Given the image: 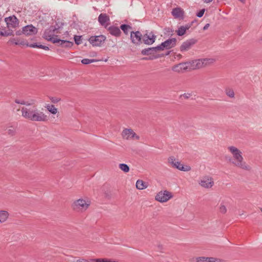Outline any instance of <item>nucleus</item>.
Here are the masks:
<instances>
[{
  "instance_id": "51",
  "label": "nucleus",
  "mask_w": 262,
  "mask_h": 262,
  "mask_svg": "<svg viewBox=\"0 0 262 262\" xmlns=\"http://www.w3.org/2000/svg\"><path fill=\"white\" fill-rule=\"evenodd\" d=\"M191 95L189 93H184L180 96V98L182 97H184L185 99H188L190 97Z\"/></svg>"
},
{
  "instance_id": "7",
  "label": "nucleus",
  "mask_w": 262,
  "mask_h": 262,
  "mask_svg": "<svg viewBox=\"0 0 262 262\" xmlns=\"http://www.w3.org/2000/svg\"><path fill=\"white\" fill-rule=\"evenodd\" d=\"M172 197L171 192L164 190L161 191L155 196L156 200L160 202H166Z\"/></svg>"
},
{
  "instance_id": "12",
  "label": "nucleus",
  "mask_w": 262,
  "mask_h": 262,
  "mask_svg": "<svg viewBox=\"0 0 262 262\" xmlns=\"http://www.w3.org/2000/svg\"><path fill=\"white\" fill-rule=\"evenodd\" d=\"M177 39L175 38H169L161 43L162 49L168 50L176 46Z\"/></svg>"
},
{
  "instance_id": "53",
  "label": "nucleus",
  "mask_w": 262,
  "mask_h": 262,
  "mask_svg": "<svg viewBox=\"0 0 262 262\" xmlns=\"http://www.w3.org/2000/svg\"><path fill=\"white\" fill-rule=\"evenodd\" d=\"M209 26H210L209 24H206V25L204 26V27H203V30H207V29L209 28Z\"/></svg>"
},
{
  "instance_id": "49",
  "label": "nucleus",
  "mask_w": 262,
  "mask_h": 262,
  "mask_svg": "<svg viewBox=\"0 0 262 262\" xmlns=\"http://www.w3.org/2000/svg\"><path fill=\"white\" fill-rule=\"evenodd\" d=\"M15 102L17 104H23V105H25V104H26V101H25L24 100L20 101L18 99H15Z\"/></svg>"
},
{
  "instance_id": "25",
  "label": "nucleus",
  "mask_w": 262,
  "mask_h": 262,
  "mask_svg": "<svg viewBox=\"0 0 262 262\" xmlns=\"http://www.w3.org/2000/svg\"><path fill=\"white\" fill-rule=\"evenodd\" d=\"M120 28L123 31L125 35H128L129 29H132V28L128 25L122 24L120 26Z\"/></svg>"
},
{
  "instance_id": "35",
  "label": "nucleus",
  "mask_w": 262,
  "mask_h": 262,
  "mask_svg": "<svg viewBox=\"0 0 262 262\" xmlns=\"http://www.w3.org/2000/svg\"><path fill=\"white\" fill-rule=\"evenodd\" d=\"M152 49H153L155 54H156L159 51H163L161 44L158 45L156 47H152Z\"/></svg>"
},
{
  "instance_id": "23",
  "label": "nucleus",
  "mask_w": 262,
  "mask_h": 262,
  "mask_svg": "<svg viewBox=\"0 0 262 262\" xmlns=\"http://www.w3.org/2000/svg\"><path fill=\"white\" fill-rule=\"evenodd\" d=\"M136 188L139 190H143L147 187L148 185L146 183L144 182L141 180H138L136 182Z\"/></svg>"
},
{
  "instance_id": "11",
  "label": "nucleus",
  "mask_w": 262,
  "mask_h": 262,
  "mask_svg": "<svg viewBox=\"0 0 262 262\" xmlns=\"http://www.w3.org/2000/svg\"><path fill=\"white\" fill-rule=\"evenodd\" d=\"M213 59L211 58H203L194 60L195 69H200L206 66L208 63L213 62Z\"/></svg>"
},
{
  "instance_id": "33",
  "label": "nucleus",
  "mask_w": 262,
  "mask_h": 262,
  "mask_svg": "<svg viewBox=\"0 0 262 262\" xmlns=\"http://www.w3.org/2000/svg\"><path fill=\"white\" fill-rule=\"evenodd\" d=\"M81 37H82V36H78V35L74 36V39L75 40V42L77 45H79L82 43Z\"/></svg>"
},
{
  "instance_id": "42",
  "label": "nucleus",
  "mask_w": 262,
  "mask_h": 262,
  "mask_svg": "<svg viewBox=\"0 0 262 262\" xmlns=\"http://www.w3.org/2000/svg\"><path fill=\"white\" fill-rule=\"evenodd\" d=\"M196 262H207L206 257H199L196 258Z\"/></svg>"
},
{
  "instance_id": "34",
  "label": "nucleus",
  "mask_w": 262,
  "mask_h": 262,
  "mask_svg": "<svg viewBox=\"0 0 262 262\" xmlns=\"http://www.w3.org/2000/svg\"><path fill=\"white\" fill-rule=\"evenodd\" d=\"M207 262H221V260L214 257H206Z\"/></svg>"
},
{
  "instance_id": "4",
  "label": "nucleus",
  "mask_w": 262,
  "mask_h": 262,
  "mask_svg": "<svg viewBox=\"0 0 262 262\" xmlns=\"http://www.w3.org/2000/svg\"><path fill=\"white\" fill-rule=\"evenodd\" d=\"M90 206V204L84 200L80 199L75 201L72 204L73 209L76 211L85 210Z\"/></svg>"
},
{
  "instance_id": "1",
  "label": "nucleus",
  "mask_w": 262,
  "mask_h": 262,
  "mask_svg": "<svg viewBox=\"0 0 262 262\" xmlns=\"http://www.w3.org/2000/svg\"><path fill=\"white\" fill-rule=\"evenodd\" d=\"M21 111L22 116L29 120L37 122H46L48 120V116L39 111L35 105L31 108L23 107Z\"/></svg>"
},
{
  "instance_id": "24",
  "label": "nucleus",
  "mask_w": 262,
  "mask_h": 262,
  "mask_svg": "<svg viewBox=\"0 0 262 262\" xmlns=\"http://www.w3.org/2000/svg\"><path fill=\"white\" fill-rule=\"evenodd\" d=\"M9 213L6 211H0V223L5 222L8 219Z\"/></svg>"
},
{
  "instance_id": "14",
  "label": "nucleus",
  "mask_w": 262,
  "mask_h": 262,
  "mask_svg": "<svg viewBox=\"0 0 262 262\" xmlns=\"http://www.w3.org/2000/svg\"><path fill=\"white\" fill-rule=\"evenodd\" d=\"M24 34L26 36L36 35L38 32V29L32 25H28L23 27Z\"/></svg>"
},
{
  "instance_id": "54",
  "label": "nucleus",
  "mask_w": 262,
  "mask_h": 262,
  "mask_svg": "<svg viewBox=\"0 0 262 262\" xmlns=\"http://www.w3.org/2000/svg\"><path fill=\"white\" fill-rule=\"evenodd\" d=\"M213 0H205V2L206 3H209L211 2H212Z\"/></svg>"
},
{
  "instance_id": "55",
  "label": "nucleus",
  "mask_w": 262,
  "mask_h": 262,
  "mask_svg": "<svg viewBox=\"0 0 262 262\" xmlns=\"http://www.w3.org/2000/svg\"><path fill=\"white\" fill-rule=\"evenodd\" d=\"M167 32H172V29H170L169 28H167Z\"/></svg>"
},
{
  "instance_id": "27",
  "label": "nucleus",
  "mask_w": 262,
  "mask_h": 262,
  "mask_svg": "<svg viewBox=\"0 0 262 262\" xmlns=\"http://www.w3.org/2000/svg\"><path fill=\"white\" fill-rule=\"evenodd\" d=\"M47 110L53 115L56 114L57 113V109L55 107L54 105L48 104L46 106Z\"/></svg>"
},
{
  "instance_id": "40",
  "label": "nucleus",
  "mask_w": 262,
  "mask_h": 262,
  "mask_svg": "<svg viewBox=\"0 0 262 262\" xmlns=\"http://www.w3.org/2000/svg\"><path fill=\"white\" fill-rule=\"evenodd\" d=\"M205 9H202L200 10L199 12H198L196 14V16L198 17H201L203 16L204 12H205Z\"/></svg>"
},
{
  "instance_id": "28",
  "label": "nucleus",
  "mask_w": 262,
  "mask_h": 262,
  "mask_svg": "<svg viewBox=\"0 0 262 262\" xmlns=\"http://www.w3.org/2000/svg\"><path fill=\"white\" fill-rule=\"evenodd\" d=\"M119 167L124 172H128L129 171V167L126 164L121 163Z\"/></svg>"
},
{
  "instance_id": "37",
  "label": "nucleus",
  "mask_w": 262,
  "mask_h": 262,
  "mask_svg": "<svg viewBox=\"0 0 262 262\" xmlns=\"http://www.w3.org/2000/svg\"><path fill=\"white\" fill-rule=\"evenodd\" d=\"M219 211L221 213L225 214L227 212V209L225 205L221 204Z\"/></svg>"
},
{
  "instance_id": "36",
  "label": "nucleus",
  "mask_w": 262,
  "mask_h": 262,
  "mask_svg": "<svg viewBox=\"0 0 262 262\" xmlns=\"http://www.w3.org/2000/svg\"><path fill=\"white\" fill-rule=\"evenodd\" d=\"M9 32H8V31L3 32L2 36H9L14 35L13 30H10L9 29Z\"/></svg>"
},
{
  "instance_id": "16",
  "label": "nucleus",
  "mask_w": 262,
  "mask_h": 262,
  "mask_svg": "<svg viewBox=\"0 0 262 262\" xmlns=\"http://www.w3.org/2000/svg\"><path fill=\"white\" fill-rule=\"evenodd\" d=\"M172 16L180 20H183L184 18V11L180 7H176L172 9L171 11Z\"/></svg>"
},
{
  "instance_id": "59",
  "label": "nucleus",
  "mask_w": 262,
  "mask_h": 262,
  "mask_svg": "<svg viewBox=\"0 0 262 262\" xmlns=\"http://www.w3.org/2000/svg\"><path fill=\"white\" fill-rule=\"evenodd\" d=\"M170 53V51H168L167 53L165 54V55H168Z\"/></svg>"
},
{
  "instance_id": "61",
  "label": "nucleus",
  "mask_w": 262,
  "mask_h": 262,
  "mask_svg": "<svg viewBox=\"0 0 262 262\" xmlns=\"http://www.w3.org/2000/svg\"><path fill=\"white\" fill-rule=\"evenodd\" d=\"M2 19V15L0 14V20Z\"/></svg>"
},
{
  "instance_id": "57",
  "label": "nucleus",
  "mask_w": 262,
  "mask_h": 262,
  "mask_svg": "<svg viewBox=\"0 0 262 262\" xmlns=\"http://www.w3.org/2000/svg\"><path fill=\"white\" fill-rule=\"evenodd\" d=\"M239 2H241L242 3H245L246 0H238Z\"/></svg>"
},
{
  "instance_id": "9",
  "label": "nucleus",
  "mask_w": 262,
  "mask_h": 262,
  "mask_svg": "<svg viewBox=\"0 0 262 262\" xmlns=\"http://www.w3.org/2000/svg\"><path fill=\"white\" fill-rule=\"evenodd\" d=\"M8 28H15L18 26L19 20L15 15L10 16L5 18Z\"/></svg>"
},
{
  "instance_id": "3",
  "label": "nucleus",
  "mask_w": 262,
  "mask_h": 262,
  "mask_svg": "<svg viewBox=\"0 0 262 262\" xmlns=\"http://www.w3.org/2000/svg\"><path fill=\"white\" fill-rule=\"evenodd\" d=\"M141 54L142 55L148 56V57H145L142 58V59L145 60H152L154 59H156L160 57H162L164 56L163 54H157L155 55L152 47L147 48L141 50Z\"/></svg>"
},
{
  "instance_id": "31",
  "label": "nucleus",
  "mask_w": 262,
  "mask_h": 262,
  "mask_svg": "<svg viewBox=\"0 0 262 262\" xmlns=\"http://www.w3.org/2000/svg\"><path fill=\"white\" fill-rule=\"evenodd\" d=\"M7 133L11 136H13L15 135L16 129L13 127L11 126L10 127L8 128L7 130Z\"/></svg>"
},
{
  "instance_id": "46",
  "label": "nucleus",
  "mask_w": 262,
  "mask_h": 262,
  "mask_svg": "<svg viewBox=\"0 0 262 262\" xmlns=\"http://www.w3.org/2000/svg\"><path fill=\"white\" fill-rule=\"evenodd\" d=\"M50 100L52 102H53L54 103H57L58 102H59L60 99L57 97H51L50 98Z\"/></svg>"
},
{
  "instance_id": "8",
  "label": "nucleus",
  "mask_w": 262,
  "mask_h": 262,
  "mask_svg": "<svg viewBox=\"0 0 262 262\" xmlns=\"http://www.w3.org/2000/svg\"><path fill=\"white\" fill-rule=\"evenodd\" d=\"M130 37L132 42L136 45H140L142 43L143 35L139 31H132Z\"/></svg>"
},
{
  "instance_id": "47",
  "label": "nucleus",
  "mask_w": 262,
  "mask_h": 262,
  "mask_svg": "<svg viewBox=\"0 0 262 262\" xmlns=\"http://www.w3.org/2000/svg\"><path fill=\"white\" fill-rule=\"evenodd\" d=\"M227 95L231 98H232L234 96V93L232 90H229L226 92Z\"/></svg>"
},
{
  "instance_id": "62",
  "label": "nucleus",
  "mask_w": 262,
  "mask_h": 262,
  "mask_svg": "<svg viewBox=\"0 0 262 262\" xmlns=\"http://www.w3.org/2000/svg\"><path fill=\"white\" fill-rule=\"evenodd\" d=\"M260 210H261V212H262V208H261V209H260Z\"/></svg>"
},
{
  "instance_id": "30",
  "label": "nucleus",
  "mask_w": 262,
  "mask_h": 262,
  "mask_svg": "<svg viewBox=\"0 0 262 262\" xmlns=\"http://www.w3.org/2000/svg\"><path fill=\"white\" fill-rule=\"evenodd\" d=\"M92 260L95 261L96 262H117L115 260H112L111 259H106V258L93 259H92Z\"/></svg>"
},
{
  "instance_id": "52",
  "label": "nucleus",
  "mask_w": 262,
  "mask_h": 262,
  "mask_svg": "<svg viewBox=\"0 0 262 262\" xmlns=\"http://www.w3.org/2000/svg\"><path fill=\"white\" fill-rule=\"evenodd\" d=\"M38 48L42 49L45 50H49V48L48 46L42 45H39Z\"/></svg>"
},
{
  "instance_id": "50",
  "label": "nucleus",
  "mask_w": 262,
  "mask_h": 262,
  "mask_svg": "<svg viewBox=\"0 0 262 262\" xmlns=\"http://www.w3.org/2000/svg\"><path fill=\"white\" fill-rule=\"evenodd\" d=\"M15 34L18 36L20 35L21 34H24V31L23 30V28H22L21 30H19L16 31L15 32Z\"/></svg>"
},
{
  "instance_id": "58",
  "label": "nucleus",
  "mask_w": 262,
  "mask_h": 262,
  "mask_svg": "<svg viewBox=\"0 0 262 262\" xmlns=\"http://www.w3.org/2000/svg\"><path fill=\"white\" fill-rule=\"evenodd\" d=\"M177 56H178V57H179V58H181V57H182V55H181V54H178V55H177Z\"/></svg>"
},
{
  "instance_id": "56",
  "label": "nucleus",
  "mask_w": 262,
  "mask_h": 262,
  "mask_svg": "<svg viewBox=\"0 0 262 262\" xmlns=\"http://www.w3.org/2000/svg\"><path fill=\"white\" fill-rule=\"evenodd\" d=\"M26 106H30L31 105V103H29L28 102H26V104H25Z\"/></svg>"
},
{
  "instance_id": "13",
  "label": "nucleus",
  "mask_w": 262,
  "mask_h": 262,
  "mask_svg": "<svg viewBox=\"0 0 262 262\" xmlns=\"http://www.w3.org/2000/svg\"><path fill=\"white\" fill-rule=\"evenodd\" d=\"M197 42V40L194 38H191L183 42L180 47L181 52L188 50L193 45Z\"/></svg>"
},
{
  "instance_id": "43",
  "label": "nucleus",
  "mask_w": 262,
  "mask_h": 262,
  "mask_svg": "<svg viewBox=\"0 0 262 262\" xmlns=\"http://www.w3.org/2000/svg\"><path fill=\"white\" fill-rule=\"evenodd\" d=\"M19 39L18 38H11L9 40V41L15 44V45H18Z\"/></svg>"
},
{
  "instance_id": "38",
  "label": "nucleus",
  "mask_w": 262,
  "mask_h": 262,
  "mask_svg": "<svg viewBox=\"0 0 262 262\" xmlns=\"http://www.w3.org/2000/svg\"><path fill=\"white\" fill-rule=\"evenodd\" d=\"M168 163H170L172 165V166L173 167H174V163L176 162L174 157H173V156L170 157L168 159Z\"/></svg>"
},
{
  "instance_id": "21",
  "label": "nucleus",
  "mask_w": 262,
  "mask_h": 262,
  "mask_svg": "<svg viewBox=\"0 0 262 262\" xmlns=\"http://www.w3.org/2000/svg\"><path fill=\"white\" fill-rule=\"evenodd\" d=\"M58 43L62 47L64 48H71L72 47L74 43L73 42L68 41V40H62L60 39H58L56 40H53V43Z\"/></svg>"
},
{
  "instance_id": "45",
  "label": "nucleus",
  "mask_w": 262,
  "mask_h": 262,
  "mask_svg": "<svg viewBox=\"0 0 262 262\" xmlns=\"http://www.w3.org/2000/svg\"><path fill=\"white\" fill-rule=\"evenodd\" d=\"M193 23V21H192L190 23H188V24H186L185 26H183V27H184V28H185L186 30L187 31L191 28Z\"/></svg>"
},
{
  "instance_id": "44",
  "label": "nucleus",
  "mask_w": 262,
  "mask_h": 262,
  "mask_svg": "<svg viewBox=\"0 0 262 262\" xmlns=\"http://www.w3.org/2000/svg\"><path fill=\"white\" fill-rule=\"evenodd\" d=\"M26 46L29 47L31 48H38L39 45H38L37 43H27L26 44Z\"/></svg>"
},
{
  "instance_id": "41",
  "label": "nucleus",
  "mask_w": 262,
  "mask_h": 262,
  "mask_svg": "<svg viewBox=\"0 0 262 262\" xmlns=\"http://www.w3.org/2000/svg\"><path fill=\"white\" fill-rule=\"evenodd\" d=\"M63 24L61 23L60 25H59L57 22H56V24L54 26H51L53 28H56V31L59 30L60 28L62 27Z\"/></svg>"
},
{
  "instance_id": "10",
  "label": "nucleus",
  "mask_w": 262,
  "mask_h": 262,
  "mask_svg": "<svg viewBox=\"0 0 262 262\" xmlns=\"http://www.w3.org/2000/svg\"><path fill=\"white\" fill-rule=\"evenodd\" d=\"M156 38V35L152 32L148 34L147 32L143 35L142 42L147 45H151L153 44Z\"/></svg>"
},
{
  "instance_id": "6",
  "label": "nucleus",
  "mask_w": 262,
  "mask_h": 262,
  "mask_svg": "<svg viewBox=\"0 0 262 262\" xmlns=\"http://www.w3.org/2000/svg\"><path fill=\"white\" fill-rule=\"evenodd\" d=\"M105 39L106 37L104 35H100L98 36H92L89 38L88 40L93 46L100 47Z\"/></svg>"
},
{
  "instance_id": "22",
  "label": "nucleus",
  "mask_w": 262,
  "mask_h": 262,
  "mask_svg": "<svg viewBox=\"0 0 262 262\" xmlns=\"http://www.w3.org/2000/svg\"><path fill=\"white\" fill-rule=\"evenodd\" d=\"M173 167L183 171H189L191 170V167L190 166L184 165L179 161L175 162Z\"/></svg>"
},
{
  "instance_id": "17",
  "label": "nucleus",
  "mask_w": 262,
  "mask_h": 262,
  "mask_svg": "<svg viewBox=\"0 0 262 262\" xmlns=\"http://www.w3.org/2000/svg\"><path fill=\"white\" fill-rule=\"evenodd\" d=\"M98 20L101 26H104L105 28H107L110 19L109 16L106 13H101L98 16Z\"/></svg>"
},
{
  "instance_id": "15",
  "label": "nucleus",
  "mask_w": 262,
  "mask_h": 262,
  "mask_svg": "<svg viewBox=\"0 0 262 262\" xmlns=\"http://www.w3.org/2000/svg\"><path fill=\"white\" fill-rule=\"evenodd\" d=\"M199 184L206 188H210L212 187L214 182L210 177H204L199 182Z\"/></svg>"
},
{
  "instance_id": "29",
  "label": "nucleus",
  "mask_w": 262,
  "mask_h": 262,
  "mask_svg": "<svg viewBox=\"0 0 262 262\" xmlns=\"http://www.w3.org/2000/svg\"><path fill=\"white\" fill-rule=\"evenodd\" d=\"M98 61V60L95 59H90L88 58H84L81 60V63L84 64H88Z\"/></svg>"
},
{
  "instance_id": "60",
  "label": "nucleus",
  "mask_w": 262,
  "mask_h": 262,
  "mask_svg": "<svg viewBox=\"0 0 262 262\" xmlns=\"http://www.w3.org/2000/svg\"><path fill=\"white\" fill-rule=\"evenodd\" d=\"M3 34V31H0V36H2Z\"/></svg>"
},
{
  "instance_id": "20",
  "label": "nucleus",
  "mask_w": 262,
  "mask_h": 262,
  "mask_svg": "<svg viewBox=\"0 0 262 262\" xmlns=\"http://www.w3.org/2000/svg\"><path fill=\"white\" fill-rule=\"evenodd\" d=\"M106 29L111 35L115 37L120 36L121 32L118 27H115L114 26H111Z\"/></svg>"
},
{
  "instance_id": "19",
  "label": "nucleus",
  "mask_w": 262,
  "mask_h": 262,
  "mask_svg": "<svg viewBox=\"0 0 262 262\" xmlns=\"http://www.w3.org/2000/svg\"><path fill=\"white\" fill-rule=\"evenodd\" d=\"M122 135L123 138L128 139L129 138H133L136 136V139H139V137L136 136V134L132 129H125L123 130Z\"/></svg>"
},
{
  "instance_id": "48",
  "label": "nucleus",
  "mask_w": 262,
  "mask_h": 262,
  "mask_svg": "<svg viewBox=\"0 0 262 262\" xmlns=\"http://www.w3.org/2000/svg\"><path fill=\"white\" fill-rule=\"evenodd\" d=\"M28 43V42H26L24 40H20L19 39L18 45H21V46H24L26 45V44Z\"/></svg>"
},
{
  "instance_id": "5",
  "label": "nucleus",
  "mask_w": 262,
  "mask_h": 262,
  "mask_svg": "<svg viewBox=\"0 0 262 262\" xmlns=\"http://www.w3.org/2000/svg\"><path fill=\"white\" fill-rule=\"evenodd\" d=\"M55 33H58V32H56V28L51 26L48 29L45 30L43 34V37L53 43L54 40L58 39L57 38V36L54 35Z\"/></svg>"
},
{
  "instance_id": "39",
  "label": "nucleus",
  "mask_w": 262,
  "mask_h": 262,
  "mask_svg": "<svg viewBox=\"0 0 262 262\" xmlns=\"http://www.w3.org/2000/svg\"><path fill=\"white\" fill-rule=\"evenodd\" d=\"M168 163H170L172 165V166L173 167H174V163L176 162L174 157H173V156L170 157L168 159Z\"/></svg>"
},
{
  "instance_id": "18",
  "label": "nucleus",
  "mask_w": 262,
  "mask_h": 262,
  "mask_svg": "<svg viewBox=\"0 0 262 262\" xmlns=\"http://www.w3.org/2000/svg\"><path fill=\"white\" fill-rule=\"evenodd\" d=\"M188 63H186V62H182L177 64H176L173 66L172 67V70L174 72L180 73L183 72L185 71L188 70V66H187Z\"/></svg>"
},
{
  "instance_id": "32",
  "label": "nucleus",
  "mask_w": 262,
  "mask_h": 262,
  "mask_svg": "<svg viewBox=\"0 0 262 262\" xmlns=\"http://www.w3.org/2000/svg\"><path fill=\"white\" fill-rule=\"evenodd\" d=\"M186 63H188V64H187V66H188V70L190 71V70H194L195 69V64L194 63V60H192V61H188V62H186Z\"/></svg>"
},
{
  "instance_id": "2",
  "label": "nucleus",
  "mask_w": 262,
  "mask_h": 262,
  "mask_svg": "<svg viewBox=\"0 0 262 262\" xmlns=\"http://www.w3.org/2000/svg\"><path fill=\"white\" fill-rule=\"evenodd\" d=\"M228 149L232 153L234 158L236 160V162H232V163L242 169H248V166L243 161V158L242 156L241 151L238 148L233 146H229Z\"/></svg>"
},
{
  "instance_id": "26",
  "label": "nucleus",
  "mask_w": 262,
  "mask_h": 262,
  "mask_svg": "<svg viewBox=\"0 0 262 262\" xmlns=\"http://www.w3.org/2000/svg\"><path fill=\"white\" fill-rule=\"evenodd\" d=\"M177 34L179 36H182L184 35L186 32V29L184 28L183 26H180L178 28V29L176 30Z\"/></svg>"
}]
</instances>
